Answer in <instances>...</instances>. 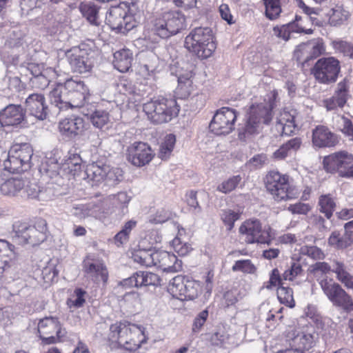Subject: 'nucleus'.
I'll return each mask as SVG.
<instances>
[{
	"instance_id": "59",
	"label": "nucleus",
	"mask_w": 353,
	"mask_h": 353,
	"mask_svg": "<svg viewBox=\"0 0 353 353\" xmlns=\"http://www.w3.org/2000/svg\"><path fill=\"white\" fill-rule=\"evenodd\" d=\"M288 209L292 214L305 215L311 210V206L308 203L299 202L290 205Z\"/></svg>"
},
{
	"instance_id": "37",
	"label": "nucleus",
	"mask_w": 353,
	"mask_h": 353,
	"mask_svg": "<svg viewBox=\"0 0 353 353\" xmlns=\"http://www.w3.org/2000/svg\"><path fill=\"white\" fill-rule=\"evenodd\" d=\"M176 137L174 134H167L159 143L157 153L158 157L161 160H168L174 150Z\"/></svg>"
},
{
	"instance_id": "38",
	"label": "nucleus",
	"mask_w": 353,
	"mask_h": 353,
	"mask_svg": "<svg viewBox=\"0 0 353 353\" xmlns=\"http://www.w3.org/2000/svg\"><path fill=\"white\" fill-rule=\"evenodd\" d=\"M339 141L336 134H312V143L317 148L332 147Z\"/></svg>"
},
{
	"instance_id": "30",
	"label": "nucleus",
	"mask_w": 353,
	"mask_h": 353,
	"mask_svg": "<svg viewBox=\"0 0 353 353\" xmlns=\"http://www.w3.org/2000/svg\"><path fill=\"white\" fill-rule=\"evenodd\" d=\"M130 201L126 192H121L117 195H112L106 199V202L110 201L114 205L113 212L119 216L122 217L128 212V205Z\"/></svg>"
},
{
	"instance_id": "24",
	"label": "nucleus",
	"mask_w": 353,
	"mask_h": 353,
	"mask_svg": "<svg viewBox=\"0 0 353 353\" xmlns=\"http://www.w3.org/2000/svg\"><path fill=\"white\" fill-rule=\"evenodd\" d=\"M350 96V86L345 79L339 82L334 94L324 101V105L327 110H333L345 106Z\"/></svg>"
},
{
	"instance_id": "42",
	"label": "nucleus",
	"mask_w": 353,
	"mask_h": 353,
	"mask_svg": "<svg viewBox=\"0 0 353 353\" xmlns=\"http://www.w3.org/2000/svg\"><path fill=\"white\" fill-rule=\"evenodd\" d=\"M91 121L94 126L99 129H107L110 122L109 113L103 110H96L91 116Z\"/></svg>"
},
{
	"instance_id": "45",
	"label": "nucleus",
	"mask_w": 353,
	"mask_h": 353,
	"mask_svg": "<svg viewBox=\"0 0 353 353\" xmlns=\"http://www.w3.org/2000/svg\"><path fill=\"white\" fill-rule=\"evenodd\" d=\"M299 254L302 256H307L314 260H322L325 256L322 250L316 245H303L299 249Z\"/></svg>"
},
{
	"instance_id": "63",
	"label": "nucleus",
	"mask_w": 353,
	"mask_h": 353,
	"mask_svg": "<svg viewBox=\"0 0 353 353\" xmlns=\"http://www.w3.org/2000/svg\"><path fill=\"white\" fill-rule=\"evenodd\" d=\"M139 272L134 273L130 277L122 280L119 284L125 288H140Z\"/></svg>"
},
{
	"instance_id": "48",
	"label": "nucleus",
	"mask_w": 353,
	"mask_h": 353,
	"mask_svg": "<svg viewBox=\"0 0 353 353\" xmlns=\"http://www.w3.org/2000/svg\"><path fill=\"white\" fill-rule=\"evenodd\" d=\"M233 272H241L245 274H254L256 271V266L249 259L238 260L232 267Z\"/></svg>"
},
{
	"instance_id": "51",
	"label": "nucleus",
	"mask_w": 353,
	"mask_h": 353,
	"mask_svg": "<svg viewBox=\"0 0 353 353\" xmlns=\"http://www.w3.org/2000/svg\"><path fill=\"white\" fill-rule=\"evenodd\" d=\"M241 177L239 175L234 176L223 181L217 187V190L227 194L234 190L240 183Z\"/></svg>"
},
{
	"instance_id": "53",
	"label": "nucleus",
	"mask_w": 353,
	"mask_h": 353,
	"mask_svg": "<svg viewBox=\"0 0 353 353\" xmlns=\"http://www.w3.org/2000/svg\"><path fill=\"white\" fill-rule=\"evenodd\" d=\"M311 272L316 277L320 275H326L332 272V265H330L326 262H316L311 266Z\"/></svg>"
},
{
	"instance_id": "10",
	"label": "nucleus",
	"mask_w": 353,
	"mask_h": 353,
	"mask_svg": "<svg viewBox=\"0 0 353 353\" xmlns=\"http://www.w3.org/2000/svg\"><path fill=\"white\" fill-rule=\"evenodd\" d=\"M265 188L277 201L296 198L298 192L290 185L289 176L276 171H270L265 177Z\"/></svg>"
},
{
	"instance_id": "23",
	"label": "nucleus",
	"mask_w": 353,
	"mask_h": 353,
	"mask_svg": "<svg viewBox=\"0 0 353 353\" xmlns=\"http://www.w3.org/2000/svg\"><path fill=\"white\" fill-rule=\"evenodd\" d=\"M25 112L21 105L10 104L0 112V124L1 126L27 127Z\"/></svg>"
},
{
	"instance_id": "1",
	"label": "nucleus",
	"mask_w": 353,
	"mask_h": 353,
	"mask_svg": "<svg viewBox=\"0 0 353 353\" xmlns=\"http://www.w3.org/2000/svg\"><path fill=\"white\" fill-rule=\"evenodd\" d=\"M141 17V10L137 3L121 1L109 9L105 21L111 29L124 33L137 27Z\"/></svg>"
},
{
	"instance_id": "27",
	"label": "nucleus",
	"mask_w": 353,
	"mask_h": 353,
	"mask_svg": "<svg viewBox=\"0 0 353 353\" xmlns=\"http://www.w3.org/2000/svg\"><path fill=\"white\" fill-rule=\"evenodd\" d=\"M85 272L94 281L106 282L108 277V271L104 264L99 260L90 259L89 257L83 262Z\"/></svg>"
},
{
	"instance_id": "34",
	"label": "nucleus",
	"mask_w": 353,
	"mask_h": 353,
	"mask_svg": "<svg viewBox=\"0 0 353 353\" xmlns=\"http://www.w3.org/2000/svg\"><path fill=\"white\" fill-rule=\"evenodd\" d=\"M65 89V82L62 83H58L50 92V100L52 104H54L60 110H68V106L67 104Z\"/></svg>"
},
{
	"instance_id": "5",
	"label": "nucleus",
	"mask_w": 353,
	"mask_h": 353,
	"mask_svg": "<svg viewBox=\"0 0 353 353\" xmlns=\"http://www.w3.org/2000/svg\"><path fill=\"white\" fill-rule=\"evenodd\" d=\"M185 15L180 11L163 12L152 20L150 34L161 39H168L185 28Z\"/></svg>"
},
{
	"instance_id": "8",
	"label": "nucleus",
	"mask_w": 353,
	"mask_h": 353,
	"mask_svg": "<svg viewBox=\"0 0 353 353\" xmlns=\"http://www.w3.org/2000/svg\"><path fill=\"white\" fill-rule=\"evenodd\" d=\"M278 97V92L274 90L271 92L268 101L263 103H252L246 115V132H252L251 130L256 128L261 123L269 124L273 118V110L276 106V101Z\"/></svg>"
},
{
	"instance_id": "4",
	"label": "nucleus",
	"mask_w": 353,
	"mask_h": 353,
	"mask_svg": "<svg viewBox=\"0 0 353 353\" xmlns=\"http://www.w3.org/2000/svg\"><path fill=\"white\" fill-rule=\"evenodd\" d=\"M132 259L141 265L156 266L167 272H176L182 268L181 261L174 254L163 250H137L132 254Z\"/></svg>"
},
{
	"instance_id": "29",
	"label": "nucleus",
	"mask_w": 353,
	"mask_h": 353,
	"mask_svg": "<svg viewBox=\"0 0 353 353\" xmlns=\"http://www.w3.org/2000/svg\"><path fill=\"white\" fill-rule=\"evenodd\" d=\"M15 255L14 245L0 239V274L10 268Z\"/></svg>"
},
{
	"instance_id": "16",
	"label": "nucleus",
	"mask_w": 353,
	"mask_h": 353,
	"mask_svg": "<svg viewBox=\"0 0 353 353\" xmlns=\"http://www.w3.org/2000/svg\"><path fill=\"white\" fill-rule=\"evenodd\" d=\"M65 89L68 109L83 107L90 96L88 86L82 81L68 79L65 81Z\"/></svg>"
},
{
	"instance_id": "44",
	"label": "nucleus",
	"mask_w": 353,
	"mask_h": 353,
	"mask_svg": "<svg viewBox=\"0 0 353 353\" xmlns=\"http://www.w3.org/2000/svg\"><path fill=\"white\" fill-rule=\"evenodd\" d=\"M277 296L280 302L285 305L293 307L295 302L292 288L281 285L277 289Z\"/></svg>"
},
{
	"instance_id": "15",
	"label": "nucleus",
	"mask_w": 353,
	"mask_h": 353,
	"mask_svg": "<svg viewBox=\"0 0 353 353\" xmlns=\"http://www.w3.org/2000/svg\"><path fill=\"white\" fill-rule=\"evenodd\" d=\"M319 284L323 292L334 305L341 307L346 311L353 310V301L351 297L339 283L325 276L319 281Z\"/></svg>"
},
{
	"instance_id": "11",
	"label": "nucleus",
	"mask_w": 353,
	"mask_h": 353,
	"mask_svg": "<svg viewBox=\"0 0 353 353\" xmlns=\"http://www.w3.org/2000/svg\"><path fill=\"white\" fill-rule=\"evenodd\" d=\"M108 161L105 155L92 156V162L86 169L88 178L96 182L106 181L111 184H116L121 181V170L111 168Z\"/></svg>"
},
{
	"instance_id": "25",
	"label": "nucleus",
	"mask_w": 353,
	"mask_h": 353,
	"mask_svg": "<svg viewBox=\"0 0 353 353\" xmlns=\"http://www.w3.org/2000/svg\"><path fill=\"white\" fill-rule=\"evenodd\" d=\"M25 110L39 120L46 119L48 105L44 95L37 93L30 94L25 102Z\"/></svg>"
},
{
	"instance_id": "41",
	"label": "nucleus",
	"mask_w": 353,
	"mask_h": 353,
	"mask_svg": "<svg viewBox=\"0 0 353 353\" xmlns=\"http://www.w3.org/2000/svg\"><path fill=\"white\" fill-rule=\"evenodd\" d=\"M265 14L270 20L276 19L281 12V0H263Z\"/></svg>"
},
{
	"instance_id": "62",
	"label": "nucleus",
	"mask_w": 353,
	"mask_h": 353,
	"mask_svg": "<svg viewBox=\"0 0 353 353\" xmlns=\"http://www.w3.org/2000/svg\"><path fill=\"white\" fill-rule=\"evenodd\" d=\"M267 160V157L265 154H257L250 159L247 165L251 169H257L265 164Z\"/></svg>"
},
{
	"instance_id": "55",
	"label": "nucleus",
	"mask_w": 353,
	"mask_h": 353,
	"mask_svg": "<svg viewBox=\"0 0 353 353\" xmlns=\"http://www.w3.org/2000/svg\"><path fill=\"white\" fill-rule=\"evenodd\" d=\"M171 218V212L165 208L157 210L155 214L150 218V222L152 223H163Z\"/></svg>"
},
{
	"instance_id": "19",
	"label": "nucleus",
	"mask_w": 353,
	"mask_h": 353,
	"mask_svg": "<svg viewBox=\"0 0 353 353\" xmlns=\"http://www.w3.org/2000/svg\"><path fill=\"white\" fill-rule=\"evenodd\" d=\"M239 232L242 234L248 243H269L270 235L268 230H263L259 220H248L239 228Z\"/></svg>"
},
{
	"instance_id": "17",
	"label": "nucleus",
	"mask_w": 353,
	"mask_h": 353,
	"mask_svg": "<svg viewBox=\"0 0 353 353\" xmlns=\"http://www.w3.org/2000/svg\"><path fill=\"white\" fill-rule=\"evenodd\" d=\"M38 332L42 343L45 345L59 342L65 334V331L62 330L58 319L51 316L40 320Z\"/></svg>"
},
{
	"instance_id": "40",
	"label": "nucleus",
	"mask_w": 353,
	"mask_h": 353,
	"mask_svg": "<svg viewBox=\"0 0 353 353\" xmlns=\"http://www.w3.org/2000/svg\"><path fill=\"white\" fill-rule=\"evenodd\" d=\"M320 211L325 214L327 219H330L336 208V203L331 194H323L319 199Z\"/></svg>"
},
{
	"instance_id": "49",
	"label": "nucleus",
	"mask_w": 353,
	"mask_h": 353,
	"mask_svg": "<svg viewBox=\"0 0 353 353\" xmlns=\"http://www.w3.org/2000/svg\"><path fill=\"white\" fill-rule=\"evenodd\" d=\"M301 21V17L296 15L294 20L288 23H286L290 33H304L306 34H312L313 30L312 28H305L303 26Z\"/></svg>"
},
{
	"instance_id": "13",
	"label": "nucleus",
	"mask_w": 353,
	"mask_h": 353,
	"mask_svg": "<svg viewBox=\"0 0 353 353\" xmlns=\"http://www.w3.org/2000/svg\"><path fill=\"white\" fill-rule=\"evenodd\" d=\"M168 292L177 299L193 300L198 297L201 291L200 283L182 275L174 276L168 287Z\"/></svg>"
},
{
	"instance_id": "32",
	"label": "nucleus",
	"mask_w": 353,
	"mask_h": 353,
	"mask_svg": "<svg viewBox=\"0 0 353 353\" xmlns=\"http://www.w3.org/2000/svg\"><path fill=\"white\" fill-rule=\"evenodd\" d=\"M132 54L128 49H122L114 53L113 65L121 72L129 70L132 65Z\"/></svg>"
},
{
	"instance_id": "54",
	"label": "nucleus",
	"mask_w": 353,
	"mask_h": 353,
	"mask_svg": "<svg viewBox=\"0 0 353 353\" xmlns=\"http://www.w3.org/2000/svg\"><path fill=\"white\" fill-rule=\"evenodd\" d=\"M71 212L74 216L79 219H85V217L90 216L92 214L91 212L90 205L87 204L73 205Z\"/></svg>"
},
{
	"instance_id": "46",
	"label": "nucleus",
	"mask_w": 353,
	"mask_h": 353,
	"mask_svg": "<svg viewBox=\"0 0 353 353\" xmlns=\"http://www.w3.org/2000/svg\"><path fill=\"white\" fill-rule=\"evenodd\" d=\"M331 46L336 53H341L344 56L353 58V46L341 39L333 40Z\"/></svg>"
},
{
	"instance_id": "21",
	"label": "nucleus",
	"mask_w": 353,
	"mask_h": 353,
	"mask_svg": "<svg viewBox=\"0 0 353 353\" xmlns=\"http://www.w3.org/2000/svg\"><path fill=\"white\" fill-rule=\"evenodd\" d=\"M154 155L150 146L144 142H134L128 148V160L137 167L148 164Z\"/></svg>"
},
{
	"instance_id": "60",
	"label": "nucleus",
	"mask_w": 353,
	"mask_h": 353,
	"mask_svg": "<svg viewBox=\"0 0 353 353\" xmlns=\"http://www.w3.org/2000/svg\"><path fill=\"white\" fill-rule=\"evenodd\" d=\"M59 271L53 264H49L41 272V275L45 282L50 283L58 275Z\"/></svg>"
},
{
	"instance_id": "64",
	"label": "nucleus",
	"mask_w": 353,
	"mask_h": 353,
	"mask_svg": "<svg viewBox=\"0 0 353 353\" xmlns=\"http://www.w3.org/2000/svg\"><path fill=\"white\" fill-rule=\"evenodd\" d=\"M42 170L45 174L50 179H54L59 174V165L57 162L52 163L51 165H43Z\"/></svg>"
},
{
	"instance_id": "35",
	"label": "nucleus",
	"mask_w": 353,
	"mask_h": 353,
	"mask_svg": "<svg viewBox=\"0 0 353 353\" xmlns=\"http://www.w3.org/2000/svg\"><path fill=\"white\" fill-rule=\"evenodd\" d=\"M330 26H338L343 24L349 18V12L343 6L336 5L327 13Z\"/></svg>"
},
{
	"instance_id": "3",
	"label": "nucleus",
	"mask_w": 353,
	"mask_h": 353,
	"mask_svg": "<svg viewBox=\"0 0 353 353\" xmlns=\"http://www.w3.org/2000/svg\"><path fill=\"white\" fill-rule=\"evenodd\" d=\"M184 46L200 59H207L215 52L217 41L211 28L198 27L186 36Z\"/></svg>"
},
{
	"instance_id": "2",
	"label": "nucleus",
	"mask_w": 353,
	"mask_h": 353,
	"mask_svg": "<svg viewBox=\"0 0 353 353\" xmlns=\"http://www.w3.org/2000/svg\"><path fill=\"white\" fill-rule=\"evenodd\" d=\"M108 339L128 351H135L146 341L144 328L128 322H117L110 327Z\"/></svg>"
},
{
	"instance_id": "47",
	"label": "nucleus",
	"mask_w": 353,
	"mask_h": 353,
	"mask_svg": "<svg viewBox=\"0 0 353 353\" xmlns=\"http://www.w3.org/2000/svg\"><path fill=\"white\" fill-rule=\"evenodd\" d=\"M140 287L158 285L160 284L159 276L152 272L138 271Z\"/></svg>"
},
{
	"instance_id": "36",
	"label": "nucleus",
	"mask_w": 353,
	"mask_h": 353,
	"mask_svg": "<svg viewBox=\"0 0 353 353\" xmlns=\"http://www.w3.org/2000/svg\"><path fill=\"white\" fill-rule=\"evenodd\" d=\"M26 182L22 179L12 178L0 185V192L7 196H14L25 187Z\"/></svg>"
},
{
	"instance_id": "61",
	"label": "nucleus",
	"mask_w": 353,
	"mask_h": 353,
	"mask_svg": "<svg viewBox=\"0 0 353 353\" xmlns=\"http://www.w3.org/2000/svg\"><path fill=\"white\" fill-rule=\"evenodd\" d=\"M277 285H279V287L282 285L281 277L279 270L277 268H274L272 270L270 275V280L265 285V288L268 289H272L273 287H276Z\"/></svg>"
},
{
	"instance_id": "39",
	"label": "nucleus",
	"mask_w": 353,
	"mask_h": 353,
	"mask_svg": "<svg viewBox=\"0 0 353 353\" xmlns=\"http://www.w3.org/2000/svg\"><path fill=\"white\" fill-rule=\"evenodd\" d=\"M79 10L82 15L93 25H98L99 8L92 3H81Z\"/></svg>"
},
{
	"instance_id": "9",
	"label": "nucleus",
	"mask_w": 353,
	"mask_h": 353,
	"mask_svg": "<svg viewBox=\"0 0 353 353\" xmlns=\"http://www.w3.org/2000/svg\"><path fill=\"white\" fill-rule=\"evenodd\" d=\"M33 149L28 143L14 144L8 153V159L4 161L5 170L10 172H22L32 166Z\"/></svg>"
},
{
	"instance_id": "28",
	"label": "nucleus",
	"mask_w": 353,
	"mask_h": 353,
	"mask_svg": "<svg viewBox=\"0 0 353 353\" xmlns=\"http://www.w3.org/2000/svg\"><path fill=\"white\" fill-rule=\"evenodd\" d=\"M328 243L338 249L350 247L353 243V231L350 228H346L345 225L343 234L338 231L332 232L328 239Z\"/></svg>"
},
{
	"instance_id": "58",
	"label": "nucleus",
	"mask_w": 353,
	"mask_h": 353,
	"mask_svg": "<svg viewBox=\"0 0 353 353\" xmlns=\"http://www.w3.org/2000/svg\"><path fill=\"white\" fill-rule=\"evenodd\" d=\"M125 303L132 309L136 310L141 305V299L137 292L127 293L124 296Z\"/></svg>"
},
{
	"instance_id": "31",
	"label": "nucleus",
	"mask_w": 353,
	"mask_h": 353,
	"mask_svg": "<svg viewBox=\"0 0 353 353\" xmlns=\"http://www.w3.org/2000/svg\"><path fill=\"white\" fill-rule=\"evenodd\" d=\"M332 272L335 273L336 279L347 288L353 289V276L343 261L339 260L332 261Z\"/></svg>"
},
{
	"instance_id": "7",
	"label": "nucleus",
	"mask_w": 353,
	"mask_h": 353,
	"mask_svg": "<svg viewBox=\"0 0 353 353\" xmlns=\"http://www.w3.org/2000/svg\"><path fill=\"white\" fill-rule=\"evenodd\" d=\"M12 237L18 239L19 243L35 246L43 242L48 234L47 222L39 219L34 225L25 222L16 221L12 225Z\"/></svg>"
},
{
	"instance_id": "22",
	"label": "nucleus",
	"mask_w": 353,
	"mask_h": 353,
	"mask_svg": "<svg viewBox=\"0 0 353 353\" xmlns=\"http://www.w3.org/2000/svg\"><path fill=\"white\" fill-rule=\"evenodd\" d=\"M326 47L322 38H317L308 43L300 45L295 52L297 60L307 62L325 52Z\"/></svg>"
},
{
	"instance_id": "18",
	"label": "nucleus",
	"mask_w": 353,
	"mask_h": 353,
	"mask_svg": "<svg viewBox=\"0 0 353 353\" xmlns=\"http://www.w3.org/2000/svg\"><path fill=\"white\" fill-rule=\"evenodd\" d=\"M237 118L235 110L228 107H223L214 114L210 123L211 132H231L234 130V123Z\"/></svg>"
},
{
	"instance_id": "56",
	"label": "nucleus",
	"mask_w": 353,
	"mask_h": 353,
	"mask_svg": "<svg viewBox=\"0 0 353 353\" xmlns=\"http://www.w3.org/2000/svg\"><path fill=\"white\" fill-rule=\"evenodd\" d=\"M172 246L174 250L180 256H185L192 250L191 246L187 243H183L178 237L174 238L172 241Z\"/></svg>"
},
{
	"instance_id": "6",
	"label": "nucleus",
	"mask_w": 353,
	"mask_h": 353,
	"mask_svg": "<svg viewBox=\"0 0 353 353\" xmlns=\"http://www.w3.org/2000/svg\"><path fill=\"white\" fill-rule=\"evenodd\" d=\"M143 110L152 123L162 124L176 117L180 108L174 98L159 97L144 103Z\"/></svg>"
},
{
	"instance_id": "14",
	"label": "nucleus",
	"mask_w": 353,
	"mask_h": 353,
	"mask_svg": "<svg viewBox=\"0 0 353 353\" xmlns=\"http://www.w3.org/2000/svg\"><path fill=\"white\" fill-rule=\"evenodd\" d=\"M324 169L342 177H353V155L345 151L334 152L323 159Z\"/></svg>"
},
{
	"instance_id": "20",
	"label": "nucleus",
	"mask_w": 353,
	"mask_h": 353,
	"mask_svg": "<svg viewBox=\"0 0 353 353\" xmlns=\"http://www.w3.org/2000/svg\"><path fill=\"white\" fill-rule=\"evenodd\" d=\"M66 57L74 72L79 74L90 72L93 68V61L85 49L74 47L67 52Z\"/></svg>"
},
{
	"instance_id": "43",
	"label": "nucleus",
	"mask_w": 353,
	"mask_h": 353,
	"mask_svg": "<svg viewBox=\"0 0 353 353\" xmlns=\"http://www.w3.org/2000/svg\"><path fill=\"white\" fill-rule=\"evenodd\" d=\"M294 342L299 349L308 350L314 345L315 339L312 334L301 332L294 337Z\"/></svg>"
},
{
	"instance_id": "12",
	"label": "nucleus",
	"mask_w": 353,
	"mask_h": 353,
	"mask_svg": "<svg viewBox=\"0 0 353 353\" xmlns=\"http://www.w3.org/2000/svg\"><path fill=\"white\" fill-rule=\"evenodd\" d=\"M341 63L334 57H324L319 59L312 69V74L320 83H335L341 72Z\"/></svg>"
},
{
	"instance_id": "50",
	"label": "nucleus",
	"mask_w": 353,
	"mask_h": 353,
	"mask_svg": "<svg viewBox=\"0 0 353 353\" xmlns=\"http://www.w3.org/2000/svg\"><path fill=\"white\" fill-rule=\"evenodd\" d=\"M221 216L225 225L228 226V230H231L234 222L240 218V214L230 209H226L222 210Z\"/></svg>"
},
{
	"instance_id": "33",
	"label": "nucleus",
	"mask_w": 353,
	"mask_h": 353,
	"mask_svg": "<svg viewBox=\"0 0 353 353\" xmlns=\"http://www.w3.org/2000/svg\"><path fill=\"white\" fill-rule=\"evenodd\" d=\"M85 125L81 117L65 118L59 122V129L60 132H82L86 129Z\"/></svg>"
},
{
	"instance_id": "57",
	"label": "nucleus",
	"mask_w": 353,
	"mask_h": 353,
	"mask_svg": "<svg viewBox=\"0 0 353 353\" xmlns=\"http://www.w3.org/2000/svg\"><path fill=\"white\" fill-rule=\"evenodd\" d=\"M208 317V311L204 310L200 312L195 317L192 324V331L198 332L201 330L203 325L205 324Z\"/></svg>"
},
{
	"instance_id": "26",
	"label": "nucleus",
	"mask_w": 353,
	"mask_h": 353,
	"mask_svg": "<svg viewBox=\"0 0 353 353\" xmlns=\"http://www.w3.org/2000/svg\"><path fill=\"white\" fill-rule=\"evenodd\" d=\"M194 73L192 71H185L178 77V85L174 91V97L180 99H186L190 97L195 90L192 79Z\"/></svg>"
},
{
	"instance_id": "52",
	"label": "nucleus",
	"mask_w": 353,
	"mask_h": 353,
	"mask_svg": "<svg viewBox=\"0 0 353 353\" xmlns=\"http://www.w3.org/2000/svg\"><path fill=\"white\" fill-rule=\"evenodd\" d=\"M303 271L302 266L299 261L292 262L290 267L286 270L283 274V279L284 280L292 281Z\"/></svg>"
}]
</instances>
